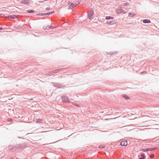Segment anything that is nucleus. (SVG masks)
Instances as JSON below:
<instances>
[{"mask_svg": "<svg viewBox=\"0 0 159 159\" xmlns=\"http://www.w3.org/2000/svg\"><path fill=\"white\" fill-rule=\"evenodd\" d=\"M106 20H110V19H113V18L110 16H107L106 17Z\"/></svg>", "mask_w": 159, "mask_h": 159, "instance_id": "obj_16", "label": "nucleus"}, {"mask_svg": "<svg viewBox=\"0 0 159 159\" xmlns=\"http://www.w3.org/2000/svg\"><path fill=\"white\" fill-rule=\"evenodd\" d=\"M27 11L28 13H32L34 12V11L33 10H28Z\"/></svg>", "mask_w": 159, "mask_h": 159, "instance_id": "obj_21", "label": "nucleus"}, {"mask_svg": "<svg viewBox=\"0 0 159 159\" xmlns=\"http://www.w3.org/2000/svg\"><path fill=\"white\" fill-rule=\"evenodd\" d=\"M77 4H78V3H77V4H76V5H77Z\"/></svg>", "mask_w": 159, "mask_h": 159, "instance_id": "obj_34", "label": "nucleus"}, {"mask_svg": "<svg viewBox=\"0 0 159 159\" xmlns=\"http://www.w3.org/2000/svg\"><path fill=\"white\" fill-rule=\"evenodd\" d=\"M17 17V16L16 15H10L7 16L6 17V18H8L9 19H14L16 18Z\"/></svg>", "mask_w": 159, "mask_h": 159, "instance_id": "obj_8", "label": "nucleus"}, {"mask_svg": "<svg viewBox=\"0 0 159 159\" xmlns=\"http://www.w3.org/2000/svg\"><path fill=\"white\" fill-rule=\"evenodd\" d=\"M42 121H43V120L42 119H38L37 120L36 122V123H42Z\"/></svg>", "mask_w": 159, "mask_h": 159, "instance_id": "obj_17", "label": "nucleus"}, {"mask_svg": "<svg viewBox=\"0 0 159 159\" xmlns=\"http://www.w3.org/2000/svg\"><path fill=\"white\" fill-rule=\"evenodd\" d=\"M143 22L144 23H148L150 22V21L149 20L145 19L143 20Z\"/></svg>", "mask_w": 159, "mask_h": 159, "instance_id": "obj_12", "label": "nucleus"}, {"mask_svg": "<svg viewBox=\"0 0 159 159\" xmlns=\"http://www.w3.org/2000/svg\"><path fill=\"white\" fill-rule=\"evenodd\" d=\"M43 28L44 30H48L49 29L51 28L50 27H49V26H43Z\"/></svg>", "mask_w": 159, "mask_h": 159, "instance_id": "obj_13", "label": "nucleus"}, {"mask_svg": "<svg viewBox=\"0 0 159 159\" xmlns=\"http://www.w3.org/2000/svg\"><path fill=\"white\" fill-rule=\"evenodd\" d=\"M65 70V69L64 68H62L61 69H58L56 70H53L51 72L48 73V75L49 76H50L52 75H53L54 73H57L58 72L60 71V70H62V71H64Z\"/></svg>", "mask_w": 159, "mask_h": 159, "instance_id": "obj_3", "label": "nucleus"}, {"mask_svg": "<svg viewBox=\"0 0 159 159\" xmlns=\"http://www.w3.org/2000/svg\"><path fill=\"white\" fill-rule=\"evenodd\" d=\"M116 13H117V14L121 13L122 12H123L124 13H125L126 12L124 11L123 9H122L121 8H120L118 9H117L116 10Z\"/></svg>", "mask_w": 159, "mask_h": 159, "instance_id": "obj_5", "label": "nucleus"}, {"mask_svg": "<svg viewBox=\"0 0 159 159\" xmlns=\"http://www.w3.org/2000/svg\"><path fill=\"white\" fill-rule=\"evenodd\" d=\"M70 3H71V2H69V3H68V4H69V5H70Z\"/></svg>", "mask_w": 159, "mask_h": 159, "instance_id": "obj_31", "label": "nucleus"}, {"mask_svg": "<svg viewBox=\"0 0 159 159\" xmlns=\"http://www.w3.org/2000/svg\"><path fill=\"white\" fill-rule=\"evenodd\" d=\"M135 15V14L134 13H129V17H132Z\"/></svg>", "mask_w": 159, "mask_h": 159, "instance_id": "obj_14", "label": "nucleus"}, {"mask_svg": "<svg viewBox=\"0 0 159 159\" xmlns=\"http://www.w3.org/2000/svg\"><path fill=\"white\" fill-rule=\"evenodd\" d=\"M116 21L114 20H110L109 21H107V23L108 24H110V25H114L115 24H116Z\"/></svg>", "mask_w": 159, "mask_h": 159, "instance_id": "obj_7", "label": "nucleus"}, {"mask_svg": "<svg viewBox=\"0 0 159 159\" xmlns=\"http://www.w3.org/2000/svg\"><path fill=\"white\" fill-rule=\"evenodd\" d=\"M121 145L125 146L128 144L127 141H123L120 143Z\"/></svg>", "mask_w": 159, "mask_h": 159, "instance_id": "obj_6", "label": "nucleus"}, {"mask_svg": "<svg viewBox=\"0 0 159 159\" xmlns=\"http://www.w3.org/2000/svg\"><path fill=\"white\" fill-rule=\"evenodd\" d=\"M143 151L144 152H146L149 151L148 148H146L145 150H144Z\"/></svg>", "mask_w": 159, "mask_h": 159, "instance_id": "obj_23", "label": "nucleus"}, {"mask_svg": "<svg viewBox=\"0 0 159 159\" xmlns=\"http://www.w3.org/2000/svg\"><path fill=\"white\" fill-rule=\"evenodd\" d=\"M123 97L124 98L126 99H129V98L126 95H123Z\"/></svg>", "mask_w": 159, "mask_h": 159, "instance_id": "obj_20", "label": "nucleus"}, {"mask_svg": "<svg viewBox=\"0 0 159 159\" xmlns=\"http://www.w3.org/2000/svg\"><path fill=\"white\" fill-rule=\"evenodd\" d=\"M77 4H78V3H77V4H76V5H77Z\"/></svg>", "mask_w": 159, "mask_h": 159, "instance_id": "obj_33", "label": "nucleus"}, {"mask_svg": "<svg viewBox=\"0 0 159 159\" xmlns=\"http://www.w3.org/2000/svg\"><path fill=\"white\" fill-rule=\"evenodd\" d=\"M149 125H148V126H147V127H149Z\"/></svg>", "mask_w": 159, "mask_h": 159, "instance_id": "obj_35", "label": "nucleus"}, {"mask_svg": "<svg viewBox=\"0 0 159 159\" xmlns=\"http://www.w3.org/2000/svg\"><path fill=\"white\" fill-rule=\"evenodd\" d=\"M72 103V104H73V105H75V106H77V107H80V105H78V104H75V103Z\"/></svg>", "mask_w": 159, "mask_h": 159, "instance_id": "obj_26", "label": "nucleus"}, {"mask_svg": "<svg viewBox=\"0 0 159 159\" xmlns=\"http://www.w3.org/2000/svg\"><path fill=\"white\" fill-rule=\"evenodd\" d=\"M76 5H75V4H74L73 3H71L70 4V6L69 7L68 9H72L73 8H74V7H75Z\"/></svg>", "mask_w": 159, "mask_h": 159, "instance_id": "obj_11", "label": "nucleus"}, {"mask_svg": "<svg viewBox=\"0 0 159 159\" xmlns=\"http://www.w3.org/2000/svg\"><path fill=\"white\" fill-rule=\"evenodd\" d=\"M146 73V71H143V72L142 73Z\"/></svg>", "mask_w": 159, "mask_h": 159, "instance_id": "obj_29", "label": "nucleus"}, {"mask_svg": "<svg viewBox=\"0 0 159 159\" xmlns=\"http://www.w3.org/2000/svg\"><path fill=\"white\" fill-rule=\"evenodd\" d=\"M53 85L55 87H58L60 88V87L59 86V84H58L54 83Z\"/></svg>", "mask_w": 159, "mask_h": 159, "instance_id": "obj_18", "label": "nucleus"}, {"mask_svg": "<svg viewBox=\"0 0 159 159\" xmlns=\"http://www.w3.org/2000/svg\"><path fill=\"white\" fill-rule=\"evenodd\" d=\"M104 148V147L103 145H101L99 147V148Z\"/></svg>", "mask_w": 159, "mask_h": 159, "instance_id": "obj_25", "label": "nucleus"}, {"mask_svg": "<svg viewBox=\"0 0 159 159\" xmlns=\"http://www.w3.org/2000/svg\"><path fill=\"white\" fill-rule=\"evenodd\" d=\"M77 4H78V3H77V4H76V5H77Z\"/></svg>", "mask_w": 159, "mask_h": 159, "instance_id": "obj_32", "label": "nucleus"}, {"mask_svg": "<svg viewBox=\"0 0 159 159\" xmlns=\"http://www.w3.org/2000/svg\"><path fill=\"white\" fill-rule=\"evenodd\" d=\"M141 156L142 157L139 158V159H144L145 158L144 155L143 153L141 154Z\"/></svg>", "mask_w": 159, "mask_h": 159, "instance_id": "obj_15", "label": "nucleus"}, {"mask_svg": "<svg viewBox=\"0 0 159 159\" xmlns=\"http://www.w3.org/2000/svg\"><path fill=\"white\" fill-rule=\"evenodd\" d=\"M93 15L94 12L92 9L90 11L89 14H88V17L89 19L91 20L93 18Z\"/></svg>", "mask_w": 159, "mask_h": 159, "instance_id": "obj_4", "label": "nucleus"}, {"mask_svg": "<svg viewBox=\"0 0 159 159\" xmlns=\"http://www.w3.org/2000/svg\"><path fill=\"white\" fill-rule=\"evenodd\" d=\"M2 28H0V30H2Z\"/></svg>", "mask_w": 159, "mask_h": 159, "instance_id": "obj_30", "label": "nucleus"}, {"mask_svg": "<svg viewBox=\"0 0 159 159\" xmlns=\"http://www.w3.org/2000/svg\"><path fill=\"white\" fill-rule=\"evenodd\" d=\"M49 9H50V8H49V7H47V8H46V9H47V10H49Z\"/></svg>", "mask_w": 159, "mask_h": 159, "instance_id": "obj_28", "label": "nucleus"}, {"mask_svg": "<svg viewBox=\"0 0 159 159\" xmlns=\"http://www.w3.org/2000/svg\"><path fill=\"white\" fill-rule=\"evenodd\" d=\"M21 145H16V146H15V147H14L13 146H12L11 145H9L8 146V148L9 150H16L17 149H19L20 148H21Z\"/></svg>", "mask_w": 159, "mask_h": 159, "instance_id": "obj_1", "label": "nucleus"}, {"mask_svg": "<svg viewBox=\"0 0 159 159\" xmlns=\"http://www.w3.org/2000/svg\"><path fill=\"white\" fill-rule=\"evenodd\" d=\"M54 11H52V12H50L47 13H44V14H41V16H43V15H51L52 14V13H54Z\"/></svg>", "mask_w": 159, "mask_h": 159, "instance_id": "obj_10", "label": "nucleus"}, {"mask_svg": "<svg viewBox=\"0 0 159 159\" xmlns=\"http://www.w3.org/2000/svg\"><path fill=\"white\" fill-rule=\"evenodd\" d=\"M129 5V4H128V3L126 2V3H123V4H122V6H127V5Z\"/></svg>", "mask_w": 159, "mask_h": 159, "instance_id": "obj_22", "label": "nucleus"}, {"mask_svg": "<svg viewBox=\"0 0 159 159\" xmlns=\"http://www.w3.org/2000/svg\"><path fill=\"white\" fill-rule=\"evenodd\" d=\"M156 149H157L156 148H148V150H149V151H151L153 150Z\"/></svg>", "mask_w": 159, "mask_h": 159, "instance_id": "obj_19", "label": "nucleus"}, {"mask_svg": "<svg viewBox=\"0 0 159 159\" xmlns=\"http://www.w3.org/2000/svg\"><path fill=\"white\" fill-rule=\"evenodd\" d=\"M20 3L22 4L28 5L29 3V2L27 0H25L21 1Z\"/></svg>", "mask_w": 159, "mask_h": 159, "instance_id": "obj_9", "label": "nucleus"}, {"mask_svg": "<svg viewBox=\"0 0 159 159\" xmlns=\"http://www.w3.org/2000/svg\"><path fill=\"white\" fill-rule=\"evenodd\" d=\"M49 27H51V28H50V29H52V28H54V27H52V25H50V26H49Z\"/></svg>", "mask_w": 159, "mask_h": 159, "instance_id": "obj_27", "label": "nucleus"}, {"mask_svg": "<svg viewBox=\"0 0 159 159\" xmlns=\"http://www.w3.org/2000/svg\"><path fill=\"white\" fill-rule=\"evenodd\" d=\"M61 99L62 102L64 103L70 102L67 96L64 95L62 96L61 97Z\"/></svg>", "mask_w": 159, "mask_h": 159, "instance_id": "obj_2", "label": "nucleus"}, {"mask_svg": "<svg viewBox=\"0 0 159 159\" xmlns=\"http://www.w3.org/2000/svg\"><path fill=\"white\" fill-rule=\"evenodd\" d=\"M154 156V154H151L150 156V157L152 158H153Z\"/></svg>", "mask_w": 159, "mask_h": 159, "instance_id": "obj_24", "label": "nucleus"}]
</instances>
